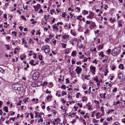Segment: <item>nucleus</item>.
Instances as JSON below:
<instances>
[{"label": "nucleus", "instance_id": "f257e3e1", "mask_svg": "<svg viewBox=\"0 0 125 125\" xmlns=\"http://www.w3.org/2000/svg\"><path fill=\"white\" fill-rule=\"evenodd\" d=\"M120 49V47H119L115 48L112 51V55L113 56H115L117 55L119 52Z\"/></svg>", "mask_w": 125, "mask_h": 125}, {"label": "nucleus", "instance_id": "f03ea898", "mask_svg": "<svg viewBox=\"0 0 125 125\" xmlns=\"http://www.w3.org/2000/svg\"><path fill=\"white\" fill-rule=\"evenodd\" d=\"M40 75V74L39 72H36L33 75L32 77L33 80H36L38 78Z\"/></svg>", "mask_w": 125, "mask_h": 125}, {"label": "nucleus", "instance_id": "7ed1b4c3", "mask_svg": "<svg viewBox=\"0 0 125 125\" xmlns=\"http://www.w3.org/2000/svg\"><path fill=\"white\" fill-rule=\"evenodd\" d=\"M40 4H38L37 5H33V7L34 8L35 11H37L38 10V9L40 8Z\"/></svg>", "mask_w": 125, "mask_h": 125}, {"label": "nucleus", "instance_id": "20e7f679", "mask_svg": "<svg viewBox=\"0 0 125 125\" xmlns=\"http://www.w3.org/2000/svg\"><path fill=\"white\" fill-rule=\"evenodd\" d=\"M94 13L91 11H90L89 15L87 16V17L88 18L92 19L93 18V17L94 16Z\"/></svg>", "mask_w": 125, "mask_h": 125}, {"label": "nucleus", "instance_id": "39448f33", "mask_svg": "<svg viewBox=\"0 0 125 125\" xmlns=\"http://www.w3.org/2000/svg\"><path fill=\"white\" fill-rule=\"evenodd\" d=\"M82 70V69L81 68L78 66H77L75 70V71L78 74H79L80 73V72H81Z\"/></svg>", "mask_w": 125, "mask_h": 125}, {"label": "nucleus", "instance_id": "423d86ee", "mask_svg": "<svg viewBox=\"0 0 125 125\" xmlns=\"http://www.w3.org/2000/svg\"><path fill=\"white\" fill-rule=\"evenodd\" d=\"M50 47L49 46L47 45V48L44 51V52L46 53H48L50 52Z\"/></svg>", "mask_w": 125, "mask_h": 125}, {"label": "nucleus", "instance_id": "0eeeda50", "mask_svg": "<svg viewBox=\"0 0 125 125\" xmlns=\"http://www.w3.org/2000/svg\"><path fill=\"white\" fill-rule=\"evenodd\" d=\"M16 86H17V89L16 90H17L18 91L21 90V86L22 85L21 84H18L16 83Z\"/></svg>", "mask_w": 125, "mask_h": 125}, {"label": "nucleus", "instance_id": "6e6552de", "mask_svg": "<svg viewBox=\"0 0 125 125\" xmlns=\"http://www.w3.org/2000/svg\"><path fill=\"white\" fill-rule=\"evenodd\" d=\"M95 67L91 66L90 67V69L91 72H95Z\"/></svg>", "mask_w": 125, "mask_h": 125}, {"label": "nucleus", "instance_id": "1a4fd4ad", "mask_svg": "<svg viewBox=\"0 0 125 125\" xmlns=\"http://www.w3.org/2000/svg\"><path fill=\"white\" fill-rule=\"evenodd\" d=\"M52 96L51 95H48L46 97V98L47 100H51L52 99Z\"/></svg>", "mask_w": 125, "mask_h": 125}, {"label": "nucleus", "instance_id": "9d476101", "mask_svg": "<svg viewBox=\"0 0 125 125\" xmlns=\"http://www.w3.org/2000/svg\"><path fill=\"white\" fill-rule=\"evenodd\" d=\"M3 111L7 113L8 112V107L7 106H5L3 108Z\"/></svg>", "mask_w": 125, "mask_h": 125}, {"label": "nucleus", "instance_id": "9b49d317", "mask_svg": "<svg viewBox=\"0 0 125 125\" xmlns=\"http://www.w3.org/2000/svg\"><path fill=\"white\" fill-rule=\"evenodd\" d=\"M76 51H74L72 52L71 54V56H76Z\"/></svg>", "mask_w": 125, "mask_h": 125}, {"label": "nucleus", "instance_id": "f8f14e48", "mask_svg": "<svg viewBox=\"0 0 125 125\" xmlns=\"http://www.w3.org/2000/svg\"><path fill=\"white\" fill-rule=\"evenodd\" d=\"M118 67L120 69H121L122 70H123L124 69L123 65V64H120L119 66Z\"/></svg>", "mask_w": 125, "mask_h": 125}, {"label": "nucleus", "instance_id": "ddd939ff", "mask_svg": "<svg viewBox=\"0 0 125 125\" xmlns=\"http://www.w3.org/2000/svg\"><path fill=\"white\" fill-rule=\"evenodd\" d=\"M103 45H99L97 49L98 50H101L103 48Z\"/></svg>", "mask_w": 125, "mask_h": 125}, {"label": "nucleus", "instance_id": "4468645a", "mask_svg": "<svg viewBox=\"0 0 125 125\" xmlns=\"http://www.w3.org/2000/svg\"><path fill=\"white\" fill-rule=\"evenodd\" d=\"M82 98V101L83 102H84L85 101H87V98L85 96H83Z\"/></svg>", "mask_w": 125, "mask_h": 125}, {"label": "nucleus", "instance_id": "2eb2a0df", "mask_svg": "<svg viewBox=\"0 0 125 125\" xmlns=\"http://www.w3.org/2000/svg\"><path fill=\"white\" fill-rule=\"evenodd\" d=\"M56 24H55V25H53V31H54V29H55L56 31H57L58 30V28L56 26Z\"/></svg>", "mask_w": 125, "mask_h": 125}, {"label": "nucleus", "instance_id": "dca6fc26", "mask_svg": "<svg viewBox=\"0 0 125 125\" xmlns=\"http://www.w3.org/2000/svg\"><path fill=\"white\" fill-rule=\"evenodd\" d=\"M62 37L63 39H65L67 38H69V36L68 35H65L62 36Z\"/></svg>", "mask_w": 125, "mask_h": 125}, {"label": "nucleus", "instance_id": "f3484780", "mask_svg": "<svg viewBox=\"0 0 125 125\" xmlns=\"http://www.w3.org/2000/svg\"><path fill=\"white\" fill-rule=\"evenodd\" d=\"M83 14L85 15V14H88V11H86L85 10H83V11L82 12Z\"/></svg>", "mask_w": 125, "mask_h": 125}, {"label": "nucleus", "instance_id": "a211bd4d", "mask_svg": "<svg viewBox=\"0 0 125 125\" xmlns=\"http://www.w3.org/2000/svg\"><path fill=\"white\" fill-rule=\"evenodd\" d=\"M47 48V45H46L45 46H43L42 48V50H44V51Z\"/></svg>", "mask_w": 125, "mask_h": 125}, {"label": "nucleus", "instance_id": "6ab92c4d", "mask_svg": "<svg viewBox=\"0 0 125 125\" xmlns=\"http://www.w3.org/2000/svg\"><path fill=\"white\" fill-rule=\"evenodd\" d=\"M108 71L107 69H105V71L104 72V73H105V74H104V75L105 76H106L107 75V73H108Z\"/></svg>", "mask_w": 125, "mask_h": 125}, {"label": "nucleus", "instance_id": "aec40b11", "mask_svg": "<svg viewBox=\"0 0 125 125\" xmlns=\"http://www.w3.org/2000/svg\"><path fill=\"white\" fill-rule=\"evenodd\" d=\"M99 55H101L102 57H104V56L103 52H100L99 54Z\"/></svg>", "mask_w": 125, "mask_h": 125}, {"label": "nucleus", "instance_id": "412c9836", "mask_svg": "<svg viewBox=\"0 0 125 125\" xmlns=\"http://www.w3.org/2000/svg\"><path fill=\"white\" fill-rule=\"evenodd\" d=\"M43 57V56L42 55H39L38 56V58H39V59L41 60H42V58Z\"/></svg>", "mask_w": 125, "mask_h": 125}, {"label": "nucleus", "instance_id": "4be33fe9", "mask_svg": "<svg viewBox=\"0 0 125 125\" xmlns=\"http://www.w3.org/2000/svg\"><path fill=\"white\" fill-rule=\"evenodd\" d=\"M121 21H119L118 22V25L120 27H122V24L121 23Z\"/></svg>", "mask_w": 125, "mask_h": 125}, {"label": "nucleus", "instance_id": "5701e85b", "mask_svg": "<svg viewBox=\"0 0 125 125\" xmlns=\"http://www.w3.org/2000/svg\"><path fill=\"white\" fill-rule=\"evenodd\" d=\"M21 102L22 101L21 100L19 101V102L17 103V105L18 106L21 105Z\"/></svg>", "mask_w": 125, "mask_h": 125}, {"label": "nucleus", "instance_id": "b1692460", "mask_svg": "<svg viewBox=\"0 0 125 125\" xmlns=\"http://www.w3.org/2000/svg\"><path fill=\"white\" fill-rule=\"evenodd\" d=\"M61 87L62 89H65L66 88L65 85H62L61 86Z\"/></svg>", "mask_w": 125, "mask_h": 125}, {"label": "nucleus", "instance_id": "393cba45", "mask_svg": "<svg viewBox=\"0 0 125 125\" xmlns=\"http://www.w3.org/2000/svg\"><path fill=\"white\" fill-rule=\"evenodd\" d=\"M61 44L62 45V47L63 48H65L66 46V44H64L63 43H61Z\"/></svg>", "mask_w": 125, "mask_h": 125}, {"label": "nucleus", "instance_id": "a878e982", "mask_svg": "<svg viewBox=\"0 0 125 125\" xmlns=\"http://www.w3.org/2000/svg\"><path fill=\"white\" fill-rule=\"evenodd\" d=\"M77 105L78 106H79L80 108H82V104L81 103H78Z\"/></svg>", "mask_w": 125, "mask_h": 125}, {"label": "nucleus", "instance_id": "bb28decb", "mask_svg": "<svg viewBox=\"0 0 125 125\" xmlns=\"http://www.w3.org/2000/svg\"><path fill=\"white\" fill-rule=\"evenodd\" d=\"M73 108L74 109V111H76L77 110V109L79 108V107L78 106H74L73 107Z\"/></svg>", "mask_w": 125, "mask_h": 125}, {"label": "nucleus", "instance_id": "cd10ccee", "mask_svg": "<svg viewBox=\"0 0 125 125\" xmlns=\"http://www.w3.org/2000/svg\"><path fill=\"white\" fill-rule=\"evenodd\" d=\"M62 95H66L67 94L66 92L63 91L62 92Z\"/></svg>", "mask_w": 125, "mask_h": 125}, {"label": "nucleus", "instance_id": "c85d7f7f", "mask_svg": "<svg viewBox=\"0 0 125 125\" xmlns=\"http://www.w3.org/2000/svg\"><path fill=\"white\" fill-rule=\"evenodd\" d=\"M34 61V60H31V61L29 63L30 64L32 65Z\"/></svg>", "mask_w": 125, "mask_h": 125}, {"label": "nucleus", "instance_id": "c756f323", "mask_svg": "<svg viewBox=\"0 0 125 125\" xmlns=\"http://www.w3.org/2000/svg\"><path fill=\"white\" fill-rule=\"evenodd\" d=\"M117 90V88L116 87H115V88L113 89V92H115Z\"/></svg>", "mask_w": 125, "mask_h": 125}, {"label": "nucleus", "instance_id": "7c9ffc66", "mask_svg": "<svg viewBox=\"0 0 125 125\" xmlns=\"http://www.w3.org/2000/svg\"><path fill=\"white\" fill-rule=\"evenodd\" d=\"M114 125H120V124L118 122H116L114 123Z\"/></svg>", "mask_w": 125, "mask_h": 125}, {"label": "nucleus", "instance_id": "2f4dec72", "mask_svg": "<svg viewBox=\"0 0 125 125\" xmlns=\"http://www.w3.org/2000/svg\"><path fill=\"white\" fill-rule=\"evenodd\" d=\"M43 121L42 118H40L39 119L38 122V123H39L40 122V121H41L42 122H43Z\"/></svg>", "mask_w": 125, "mask_h": 125}, {"label": "nucleus", "instance_id": "473e14b6", "mask_svg": "<svg viewBox=\"0 0 125 125\" xmlns=\"http://www.w3.org/2000/svg\"><path fill=\"white\" fill-rule=\"evenodd\" d=\"M66 16V14L65 12H64L62 14V16L63 17H65V16Z\"/></svg>", "mask_w": 125, "mask_h": 125}, {"label": "nucleus", "instance_id": "72a5a7b5", "mask_svg": "<svg viewBox=\"0 0 125 125\" xmlns=\"http://www.w3.org/2000/svg\"><path fill=\"white\" fill-rule=\"evenodd\" d=\"M110 21L112 22H113L115 21V20L114 19H112V18H110Z\"/></svg>", "mask_w": 125, "mask_h": 125}, {"label": "nucleus", "instance_id": "f704fd0d", "mask_svg": "<svg viewBox=\"0 0 125 125\" xmlns=\"http://www.w3.org/2000/svg\"><path fill=\"white\" fill-rule=\"evenodd\" d=\"M4 71V70L2 68L0 67V72L1 73H2Z\"/></svg>", "mask_w": 125, "mask_h": 125}, {"label": "nucleus", "instance_id": "c9c22d12", "mask_svg": "<svg viewBox=\"0 0 125 125\" xmlns=\"http://www.w3.org/2000/svg\"><path fill=\"white\" fill-rule=\"evenodd\" d=\"M21 56H22L23 58H25L26 57V55L25 54H23L21 55Z\"/></svg>", "mask_w": 125, "mask_h": 125}, {"label": "nucleus", "instance_id": "e433bc0d", "mask_svg": "<svg viewBox=\"0 0 125 125\" xmlns=\"http://www.w3.org/2000/svg\"><path fill=\"white\" fill-rule=\"evenodd\" d=\"M5 45L7 50H9L10 49V48L9 47V45Z\"/></svg>", "mask_w": 125, "mask_h": 125}, {"label": "nucleus", "instance_id": "4c0bfd02", "mask_svg": "<svg viewBox=\"0 0 125 125\" xmlns=\"http://www.w3.org/2000/svg\"><path fill=\"white\" fill-rule=\"evenodd\" d=\"M40 30H39L37 32H36V35H40L41 34V32H40Z\"/></svg>", "mask_w": 125, "mask_h": 125}, {"label": "nucleus", "instance_id": "58836bf2", "mask_svg": "<svg viewBox=\"0 0 125 125\" xmlns=\"http://www.w3.org/2000/svg\"><path fill=\"white\" fill-rule=\"evenodd\" d=\"M23 8L24 10H27L28 8V6L27 5H26L25 6V7H24V6H23Z\"/></svg>", "mask_w": 125, "mask_h": 125}, {"label": "nucleus", "instance_id": "ea45409f", "mask_svg": "<svg viewBox=\"0 0 125 125\" xmlns=\"http://www.w3.org/2000/svg\"><path fill=\"white\" fill-rule=\"evenodd\" d=\"M113 118L112 117H110L109 118H107V120L108 121H109L110 120H112Z\"/></svg>", "mask_w": 125, "mask_h": 125}, {"label": "nucleus", "instance_id": "a19ab883", "mask_svg": "<svg viewBox=\"0 0 125 125\" xmlns=\"http://www.w3.org/2000/svg\"><path fill=\"white\" fill-rule=\"evenodd\" d=\"M88 59V58L87 57H85L84 58L83 60V62H85L87 61Z\"/></svg>", "mask_w": 125, "mask_h": 125}, {"label": "nucleus", "instance_id": "79ce46f5", "mask_svg": "<svg viewBox=\"0 0 125 125\" xmlns=\"http://www.w3.org/2000/svg\"><path fill=\"white\" fill-rule=\"evenodd\" d=\"M47 84V82H44L43 83V84L42 85L43 86H44L45 85H46Z\"/></svg>", "mask_w": 125, "mask_h": 125}, {"label": "nucleus", "instance_id": "37998d69", "mask_svg": "<svg viewBox=\"0 0 125 125\" xmlns=\"http://www.w3.org/2000/svg\"><path fill=\"white\" fill-rule=\"evenodd\" d=\"M43 114V113H40V114L39 115V117L41 118L42 117V115Z\"/></svg>", "mask_w": 125, "mask_h": 125}, {"label": "nucleus", "instance_id": "c03bdc74", "mask_svg": "<svg viewBox=\"0 0 125 125\" xmlns=\"http://www.w3.org/2000/svg\"><path fill=\"white\" fill-rule=\"evenodd\" d=\"M97 79H98L97 77L96 76V78L94 79V80L95 81H96V82L97 83L98 82V80Z\"/></svg>", "mask_w": 125, "mask_h": 125}, {"label": "nucleus", "instance_id": "a18cd8bd", "mask_svg": "<svg viewBox=\"0 0 125 125\" xmlns=\"http://www.w3.org/2000/svg\"><path fill=\"white\" fill-rule=\"evenodd\" d=\"M80 94V93H78L76 95V97L77 98H78V97H79V94Z\"/></svg>", "mask_w": 125, "mask_h": 125}, {"label": "nucleus", "instance_id": "49530a36", "mask_svg": "<svg viewBox=\"0 0 125 125\" xmlns=\"http://www.w3.org/2000/svg\"><path fill=\"white\" fill-rule=\"evenodd\" d=\"M66 83H66L67 82V83H70V81L69 80L68 78H66Z\"/></svg>", "mask_w": 125, "mask_h": 125}, {"label": "nucleus", "instance_id": "de8ad7c7", "mask_svg": "<svg viewBox=\"0 0 125 125\" xmlns=\"http://www.w3.org/2000/svg\"><path fill=\"white\" fill-rule=\"evenodd\" d=\"M115 68L116 67L115 66H114L112 67L111 69L112 70L114 71L115 69Z\"/></svg>", "mask_w": 125, "mask_h": 125}, {"label": "nucleus", "instance_id": "09e8293b", "mask_svg": "<svg viewBox=\"0 0 125 125\" xmlns=\"http://www.w3.org/2000/svg\"><path fill=\"white\" fill-rule=\"evenodd\" d=\"M12 35L13 34L15 36H16V32L15 31H12L11 32Z\"/></svg>", "mask_w": 125, "mask_h": 125}, {"label": "nucleus", "instance_id": "8fccbe9b", "mask_svg": "<svg viewBox=\"0 0 125 125\" xmlns=\"http://www.w3.org/2000/svg\"><path fill=\"white\" fill-rule=\"evenodd\" d=\"M23 101L25 103H26L27 102H28V101L27 100H26L25 99H23Z\"/></svg>", "mask_w": 125, "mask_h": 125}, {"label": "nucleus", "instance_id": "3c124183", "mask_svg": "<svg viewBox=\"0 0 125 125\" xmlns=\"http://www.w3.org/2000/svg\"><path fill=\"white\" fill-rule=\"evenodd\" d=\"M46 93H48L49 94H50L51 93V92L50 91H49L48 90H47L46 92Z\"/></svg>", "mask_w": 125, "mask_h": 125}, {"label": "nucleus", "instance_id": "603ef678", "mask_svg": "<svg viewBox=\"0 0 125 125\" xmlns=\"http://www.w3.org/2000/svg\"><path fill=\"white\" fill-rule=\"evenodd\" d=\"M22 43L23 44H24L25 43V41L24 38H23L22 39Z\"/></svg>", "mask_w": 125, "mask_h": 125}, {"label": "nucleus", "instance_id": "864d4df0", "mask_svg": "<svg viewBox=\"0 0 125 125\" xmlns=\"http://www.w3.org/2000/svg\"><path fill=\"white\" fill-rule=\"evenodd\" d=\"M121 121L123 123L125 124V118L123 119H121Z\"/></svg>", "mask_w": 125, "mask_h": 125}, {"label": "nucleus", "instance_id": "5fc2aeb1", "mask_svg": "<svg viewBox=\"0 0 125 125\" xmlns=\"http://www.w3.org/2000/svg\"><path fill=\"white\" fill-rule=\"evenodd\" d=\"M82 15H80L78 17H77L76 18L78 20H80L79 19V18H82Z\"/></svg>", "mask_w": 125, "mask_h": 125}, {"label": "nucleus", "instance_id": "6e6d98bb", "mask_svg": "<svg viewBox=\"0 0 125 125\" xmlns=\"http://www.w3.org/2000/svg\"><path fill=\"white\" fill-rule=\"evenodd\" d=\"M106 95V93H105L103 94V95H102V97L103 98H105V95Z\"/></svg>", "mask_w": 125, "mask_h": 125}, {"label": "nucleus", "instance_id": "4d7b16f0", "mask_svg": "<svg viewBox=\"0 0 125 125\" xmlns=\"http://www.w3.org/2000/svg\"><path fill=\"white\" fill-rule=\"evenodd\" d=\"M61 101L63 103H66V101H65L63 99H62Z\"/></svg>", "mask_w": 125, "mask_h": 125}, {"label": "nucleus", "instance_id": "13d9d810", "mask_svg": "<svg viewBox=\"0 0 125 125\" xmlns=\"http://www.w3.org/2000/svg\"><path fill=\"white\" fill-rule=\"evenodd\" d=\"M107 52L109 53L110 54L111 53V51L110 49H108L107 50Z\"/></svg>", "mask_w": 125, "mask_h": 125}, {"label": "nucleus", "instance_id": "bf43d9fd", "mask_svg": "<svg viewBox=\"0 0 125 125\" xmlns=\"http://www.w3.org/2000/svg\"><path fill=\"white\" fill-rule=\"evenodd\" d=\"M10 120H12L13 121H14L15 120V117L13 118H10Z\"/></svg>", "mask_w": 125, "mask_h": 125}, {"label": "nucleus", "instance_id": "052dcab7", "mask_svg": "<svg viewBox=\"0 0 125 125\" xmlns=\"http://www.w3.org/2000/svg\"><path fill=\"white\" fill-rule=\"evenodd\" d=\"M92 62L93 63H95L96 64L97 63V61L96 60H94Z\"/></svg>", "mask_w": 125, "mask_h": 125}, {"label": "nucleus", "instance_id": "680f3d73", "mask_svg": "<svg viewBox=\"0 0 125 125\" xmlns=\"http://www.w3.org/2000/svg\"><path fill=\"white\" fill-rule=\"evenodd\" d=\"M99 31L98 30H96V32L95 31H94V33L95 34H96V33L98 34Z\"/></svg>", "mask_w": 125, "mask_h": 125}, {"label": "nucleus", "instance_id": "e2e57ef3", "mask_svg": "<svg viewBox=\"0 0 125 125\" xmlns=\"http://www.w3.org/2000/svg\"><path fill=\"white\" fill-rule=\"evenodd\" d=\"M103 124L104 125H107V123L106 121H104L103 122Z\"/></svg>", "mask_w": 125, "mask_h": 125}, {"label": "nucleus", "instance_id": "0e129e2a", "mask_svg": "<svg viewBox=\"0 0 125 125\" xmlns=\"http://www.w3.org/2000/svg\"><path fill=\"white\" fill-rule=\"evenodd\" d=\"M86 23L88 24H89L90 23V21H86Z\"/></svg>", "mask_w": 125, "mask_h": 125}, {"label": "nucleus", "instance_id": "69168bd1", "mask_svg": "<svg viewBox=\"0 0 125 125\" xmlns=\"http://www.w3.org/2000/svg\"><path fill=\"white\" fill-rule=\"evenodd\" d=\"M75 9H77V10L79 11V12L80 11V8L77 7L75 8Z\"/></svg>", "mask_w": 125, "mask_h": 125}, {"label": "nucleus", "instance_id": "338daca9", "mask_svg": "<svg viewBox=\"0 0 125 125\" xmlns=\"http://www.w3.org/2000/svg\"><path fill=\"white\" fill-rule=\"evenodd\" d=\"M21 18L22 19H23V20H26V18L24 17V16H21Z\"/></svg>", "mask_w": 125, "mask_h": 125}, {"label": "nucleus", "instance_id": "774afa93", "mask_svg": "<svg viewBox=\"0 0 125 125\" xmlns=\"http://www.w3.org/2000/svg\"><path fill=\"white\" fill-rule=\"evenodd\" d=\"M35 30H34L32 32L31 31V34L32 35H33L34 34V33L35 32Z\"/></svg>", "mask_w": 125, "mask_h": 125}]
</instances>
